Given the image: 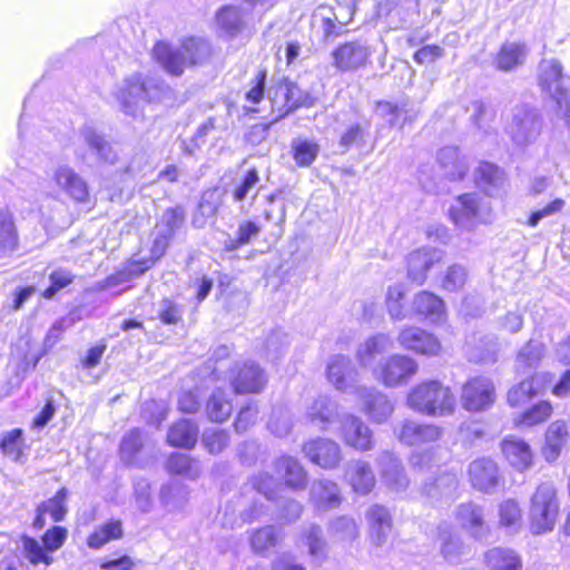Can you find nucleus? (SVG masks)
<instances>
[{"label": "nucleus", "mask_w": 570, "mask_h": 570, "mask_svg": "<svg viewBox=\"0 0 570 570\" xmlns=\"http://www.w3.org/2000/svg\"><path fill=\"white\" fill-rule=\"evenodd\" d=\"M474 181L484 194L495 197L504 190L507 177L499 166L482 161L474 170Z\"/></svg>", "instance_id": "obj_25"}, {"label": "nucleus", "mask_w": 570, "mask_h": 570, "mask_svg": "<svg viewBox=\"0 0 570 570\" xmlns=\"http://www.w3.org/2000/svg\"><path fill=\"white\" fill-rule=\"evenodd\" d=\"M417 370L419 365L414 358L394 354L373 367V376L387 387H397L407 384Z\"/></svg>", "instance_id": "obj_7"}, {"label": "nucleus", "mask_w": 570, "mask_h": 570, "mask_svg": "<svg viewBox=\"0 0 570 570\" xmlns=\"http://www.w3.org/2000/svg\"><path fill=\"white\" fill-rule=\"evenodd\" d=\"M326 376L328 382L343 393H353L361 387L356 385L357 371L352 364L350 357L344 355H334L328 360L326 366Z\"/></svg>", "instance_id": "obj_15"}, {"label": "nucleus", "mask_w": 570, "mask_h": 570, "mask_svg": "<svg viewBox=\"0 0 570 570\" xmlns=\"http://www.w3.org/2000/svg\"><path fill=\"white\" fill-rule=\"evenodd\" d=\"M376 114L386 120L390 126H399L400 128L407 122H412L416 117V112L407 102L380 101L376 105Z\"/></svg>", "instance_id": "obj_38"}, {"label": "nucleus", "mask_w": 570, "mask_h": 570, "mask_svg": "<svg viewBox=\"0 0 570 570\" xmlns=\"http://www.w3.org/2000/svg\"><path fill=\"white\" fill-rule=\"evenodd\" d=\"M560 501L553 483H541L532 494L529 507V524L533 534L551 532L557 523Z\"/></svg>", "instance_id": "obj_3"}, {"label": "nucleus", "mask_w": 570, "mask_h": 570, "mask_svg": "<svg viewBox=\"0 0 570 570\" xmlns=\"http://www.w3.org/2000/svg\"><path fill=\"white\" fill-rule=\"evenodd\" d=\"M366 519L370 524L372 542L376 546L384 544L392 531V518L389 510L383 505L375 504L368 509Z\"/></svg>", "instance_id": "obj_33"}, {"label": "nucleus", "mask_w": 570, "mask_h": 570, "mask_svg": "<svg viewBox=\"0 0 570 570\" xmlns=\"http://www.w3.org/2000/svg\"><path fill=\"white\" fill-rule=\"evenodd\" d=\"M75 279V275L67 268H57L49 274L50 285L45 289L42 296L51 299L61 289L69 286Z\"/></svg>", "instance_id": "obj_64"}, {"label": "nucleus", "mask_w": 570, "mask_h": 570, "mask_svg": "<svg viewBox=\"0 0 570 570\" xmlns=\"http://www.w3.org/2000/svg\"><path fill=\"white\" fill-rule=\"evenodd\" d=\"M155 90H157L156 86H153L142 75L134 73L124 79L115 91V97L121 110L137 119L142 116L144 105L156 98Z\"/></svg>", "instance_id": "obj_5"}, {"label": "nucleus", "mask_w": 570, "mask_h": 570, "mask_svg": "<svg viewBox=\"0 0 570 570\" xmlns=\"http://www.w3.org/2000/svg\"><path fill=\"white\" fill-rule=\"evenodd\" d=\"M328 532L337 540L351 541L358 537V527L353 518L343 515L331 522Z\"/></svg>", "instance_id": "obj_58"}, {"label": "nucleus", "mask_w": 570, "mask_h": 570, "mask_svg": "<svg viewBox=\"0 0 570 570\" xmlns=\"http://www.w3.org/2000/svg\"><path fill=\"white\" fill-rule=\"evenodd\" d=\"M499 525L509 534L518 533L522 527V511L513 499L504 500L499 505Z\"/></svg>", "instance_id": "obj_46"}, {"label": "nucleus", "mask_w": 570, "mask_h": 570, "mask_svg": "<svg viewBox=\"0 0 570 570\" xmlns=\"http://www.w3.org/2000/svg\"><path fill=\"white\" fill-rule=\"evenodd\" d=\"M345 479L357 494H368L375 485V475L368 462L354 460L348 462Z\"/></svg>", "instance_id": "obj_30"}, {"label": "nucleus", "mask_w": 570, "mask_h": 570, "mask_svg": "<svg viewBox=\"0 0 570 570\" xmlns=\"http://www.w3.org/2000/svg\"><path fill=\"white\" fill-rule=\"evenodd\" d=\"M502 452L510 463L518 471H524L532 465V451L530 445L515 436H507L501 444Z\"/></svg>", "instance_id": "obj_32"}, {"label": "nucleus", "mask_w": 570, "mask_h": 570, "mask_svg": "<svg viewBox=\"0 0 570 570\" xmlns=\"http://www.w3.org/2000/svg\"><path fill=\"white\" fill-rule=\"evenodd\" d=\"M229 381L235 393H259L267 379L264 371L254 362L237 363L229 372Z\"/></svg>", "instance_id": "obj_12"}, {"label": "nucleus", "mask_w": 570, "mask_h": 570, "mask_svg": "<svg viewBox=\"0 0 570 570\" xmlns=\"http://www.w3.org/2000/svg\"><path fill=\"white\" fill-rule=\"evenodd\" d=\"M305 417L321 431H328L334 423H340L342 415L336 401L327 395H318L306 405Z\"/></svg>", "instance_id": "obj_17"}, {"label": "nucleus", "mask_w": 570, "mask_h": 570, "mask_svg": "<svg viewBox=\"0 0 570 570\" xmlns=\"http://www.w3.org/2000/svg\"><path fill=\"white\" fill-rule=\"evenodd\" d=\"M455 520L463 530L476 540H483L489 534L483 509L473 502L460 504L455 511Z\"/></svg>", "instance_id": "obj_24"}, {"label": "nucleus", "mask_w": 570, "mask_h": 570, "mask_svg": "<svg viewBox=\"0 0 570 570\" xmlns=\"http://www.w3.org/2000/svg\"><path fill=\"white\" fill-rule=\"evenodd\" d=\"M449 216L460 229L471 230L491 220V208L478 194H463L450 206Z\"/></svg>", "instance_id": "obj_6"}, {"label": "nucleus", "mask_w": 570, "mask_h": 570, "mask_svg": "<svg viewBox=\"0 0 570 570\" xmlns=\"http://www.w3.org/2000/svg\"><path fill=\"white\" fill-rule=\"evenodd\" d=\"M442 429L435 424L417 423L405 420L395 434L399 441L410 446L425 445L438 441L442 436Z\"/></svg>", "instance_id": "obj_18"}, {"label": "nucleus", "mask_w": 570, "mask_h": 570, "mask_svg": "<svg viewBox=\"0 0 570 570\" xmlns=\"http://www.w3.org/2000/svg\"><path fill=\"white\" fill-rule=\"evenodd\" d=\"M391 344L390 337L384 334H377L367 338L356 351L358 363L361 366L371 368L373 372V367L376 366L374 365L376 357L387 351Z\"/></svg>", "instance_id": "obj_36"}, {"label": "nucleus", "mask_w": 570, "mask_h": 570, "mask_svg": "<svg viewBox=\"0 0 570 570\" xmlns=\"http://www.w3.org/2000/svg\"><path fill=\"white\" fill-rule=\"evenodd\" d=\"M291 151L297 166L308 167L316 159L320 146L314 140L296 138L292 140Z\"/></svg>", "instance_id": "obj_51"}, {"label": "nucleus", "mask_w": 570, "mask_h": 570, "mask_svg": "<svg viewBox=\"0 0 570 570\" xmlns=\"http://www.w3.org/2000/svg\"><path fill=\"white\" fill-rule=\"evenodd\" d=\"M438 163L443 175L450 180H461L468 173L466 159L460 156L458 148L448 146L439 150Z\"/></svg>", "instance_id": "obj_35"}, {"label": "nucleus", "mask_w": 570, "mask_h": 570, "mask_svg": "<svg viewBox=\"0 0 570 570\" xmlns=\"http://www.w3.org/2000/svg\"><path fill=\"white\" fill-rule=\"evenodd\" d=\"M568 430L564 421L552 422L546 434V445L543 448V456L548 462L556 461L567 442Z\"/></svg>", "instance_id": "obj_41"}, {"label": "nucleus", "mask_w": 570, "mask_h": 570, "mask_svg": "<svg viewBox=\"0 0 570 570\" xmlns=\"http://www.w3.org/2000/svg\"><path fill=\"white\" fill-rule=\"evenodd\" d=\"M444 257V252L435 247H422L412 252L407 257V276L417 284H423L428 272L440 263Z\"/></svg>", "instance_id": "obj_22"}, {"label": "nucleus", "mask_w": 570, "mask_h": 570, "mask_svg": "<svg viewBox=\"0 0 570 570\" xmlns=\"http://www.w3.org/2000/svg\"><path fill=\"white\" fill-rule=\"evenodd\" d=\"M466 355L471 362L493 363L497 360L498 343L493 337L480 336L479 343L473 336L466 341Z\"/></svg>", "instance_id": "obj_40"}, {"label": "nucleus", "mask_w": 570, "mask_h": 570, "mask_svg": "<svg viewBox=\"0 0 570 570\" xmlns=\"http://www.w3.org/2000/svg\"><path fill=\"white\" fill-rule=\"evenodd\" d=\"M538 81L542 92L556 102L559 114L570 126V79L564 77L560 61L542 60L538 69Z\"/></svg>", "instance_id": "obj_4"}, {"label": "nucleus", "mask_w": 570, "mask_h": 570, "mask_svg": "<svg viewBox=\"0 0 570 570\" xmlns=\"http://www.w3.org/2000/svg\"><path fill=\"white\" fill-rule=\"evenodd\" d=\"M413 308L416 314L424 316L431 323H441L444 321V302L430 292H421L413 302Z\"/></svg>", "instance_id": "obj_37"}, {"label": "nucleus", "mask_w": 570, "mask_h": 570, "mask_svg": "<svg viewBox=\"0 0 570 570\" xmlns=\"http://www.w3.org/2000/svg\"><path fill=\"white\" fill-rule=\"evenodd\" d=\"M122 535V525L119 520H111L97 528L87 540L91 549H100L111 540L119 539Z\"/></svg>", "instance_id": "obj_52"}, {"label": "nucleus", "mask_w": 570, "mask_h": 570, "mask_svg": "<svg viewBox=\"0 0 570 570\" xmlns=\"http://www.w3.org/2000/svg\"><path fill=\"white\" fill-rule=\"evenodd\" d=\"M529 55V49L523 42H504L495 57V66L499 70L509 72L522 66Z\"/></svg>", "instance_id": "obj_34"}, {"label": "nucleus", "mask_w": 570, "mask_h": 570, "mask_svg": "<svg viewBox=\"0 0 570 570\" xmlns=\"http://www.w3.org/2000/svg\"><path fill=\"white\" fill-rule=\"evenodd\" d=\"M468 475L471 485L481 492L490 493L500 481L498 464L489 458H480L469 464Z\"/></svg>", "instance_id": "obj_19"}, {"label": "nucleus", "mask_w": 570, "mask_h": 570, "mask_svg": "<svg viewBox=\"0 0 570 570\" xmlns=\"http://www.w3.org/2000/svg\"><path fill=\"white\" fill-rule=\"evenodd\" d=\"M23 432L21 429H13L4 433L0 440V449L3 454L14 461H19L22 455V439Z\"/></svg>", "instance_id": "obj_60"}, {"label": "nucleus", "mask_w": 570, "mask_h": 570, "mask_svg": "<svg viewBox=\"0 0 570 570\" xmlns=\"http://www.w3.org/2000/svg\"><path fill=\"white\" fill-rule=\"evenodd\" d=\"M355 395L362 404V411L375 423L385 422L394 412V404L382 392L372 387H357Z\"/></svg>", "instance_id": "obj_16"}, {"label": "nucleus", "mask_w": 570, "mask_h": 570, "mask_svg": "<svg viewBox=\"0 0 570 570\" xmlns=\"http://www.w3.org/2000/svg\"><path fill=\"white\" fill-rule=\"evenodd\" d=\"M468 281V271L461 264H453L448 267L441 281V286L448 292L462 289Z\"/></svg>", "instance_id": "obj_59"}, {"label": "nucleus", "mask_w": 570, "mask_h": 570, "mask_svg": "<svg viewBox=\"0 0 570 570\" xmlns=\"http://www.w3.org/2000/svg\"><path fill=\"white\" fill-rule=\"evenodd\" d=\"M494 400L495 389L489 377H472L462 387V405L470 412L484 411L494 403Z\"/></svg>", "instance_id": "obj_10"}, {"label": "nucleus", "mask_w": 570, "mask_h": 570, "mask_svg": "<svg viewBox=\"0 0 570 570\" xmlns=\"http://www.w3.org/2000/svg\"><path fill=\"white\" fill-rule=\"evenodd\" d=\"M541 118L534 108L518 106L513 110L508 132L518 146H527L537 140L541 132Z\"/></svg>", "instance_id": "obj_9"}, {"label": "nucleus", "mask_w": 570, "mask_h": 570, "mask_svg": "<svg viewBox=\"0 0 570 570\" xmlns=\"http://www.w3.org/2000/svg\"><path fill=\"white\" fill-rule=\"evenodd\" d=\"M232 411L233 405L227 392L222 389H216L206 404V412L209 420L223 422L230 416Z\"/></svg>", "instance_id": "obj_48"}, {"label": "nucleus", "mask_w": 570, "mask_h": 570, "mask_svg": "<svg viewBox=\"0 0 570 570\" xmlns=\"http://www.w3.org/2000/svg\"><path fill=\"white\" fill-rule=\"evenodd\" d=\"M153 267L151 261H138L131 258L127 262L124 268L117 271L110 276L95 284L97 291H106L115 288L119 285L131 282L134 278L142 275L145 272Z\"/></svg>", "instance_id": "obj_31"}, {"label": "nucleus", "mask_w": 570, "mask_h": 570, "mask_svg": "<svg viewBox=\"0 0 570 570\" xmlns=\"http://www.w3.org/2000/svg\"><path fill=\"white\" fill-rule=\"evenodd\" d=\"M406 404L420 414L443 417L454 413L456 399L449 386L431 380L413 386L407 393Z\"/></svg>", "instance_id": "obj_1"}, {"label": "nucleus", "mask_w": 570, "mask_h": 570, "mask_svg": "<svg viewBox=\"0 0 570 570\" xmlns=\"http://www.w3.org/2000/svg\"><path fill=\"white\" fill-rule=\"evenodd\" d=\"M301 541L308 548V554L315 562L322 563L326 559L327 543L320 525L309 524L303 531Z\"/></svg>", "instance_id": "obj_45"}, {"label": "nucleus", "mask_w": 570, "mask_h": 570, "mask_svg": "<svg viewBox=\"0 0 570 570\" xmlns=\"http://www.w3.org/2000/svg\"><path fill=\"white\" fill-rule=\"evenodd\" d=\"M552 414V405L549 401H540L525 410L514 419V425L531 428L546 422Z\"/></svg>", "instance_id": "obj_50"}, {"label": "nucleus", "mask_w": 570, "mask_h": 570, "mask_svg": "<svg viewBox=\"0 0 570 570\" xmlns=\"http://www.w3.org/2000/svg\"><path fill=\"white\" fill-rule=\"evenodd\" d=\"M544 344L539 341L530 340L518 353L515 366L518 372H528L534 370L544 356Z\"/></svg>", "instance_id": "obj_47"}, {"label": "nucleus", "mask_w": 570, "mask_h": 570, "mask_svg": "<svg viewBox=\"0 0 570 570\" xmlns=\"http://www.w3.org/2000/svg\"><path fill=\"white\" fill-rule=\"evenodd\" d=\"M17 245L18 237L11 216L0 214V258L13 253Z\"/></svg>", "instance_id": "obj_55"}, {"label": "nucleus", "mask_w": 570, "mask_h": 570, "mask_svg": "<svg viewBox=\"0 0 570 570\" xmlns=\"http://www.w3.org/2000/svg\"><path fill=\"white\" fill-rule=\"evenodd\" d=\"M271 101L272 108L277 110L279 116H285L298 107L312 105L309 95L304 94L298 86L291 81L279 83Z\"/></svg>", "instance_id": "obj_23"}, {"label": "nucleus", "mask_w": 570, "mask_h": 570, "mask_svg": "<svg viewBox=\"0 0 570 570\" xmlns=\"http://www.w3.org/2000/svg\"><path fill=\"white\" fill-rule=\"evenodd\" d=\"M340 435L343 442L360 452L374 448L373 432L363 420L354 414L344 413L340 419Z\"/></svg>", "instance_id": "obj_11"}, {"label": "nucleus", "mask_w": 570, "mask_h": 570, "mask_svg": "<svg viewBox=\"0 0 570 570\" xmlns=\"http://www.w3.org/2000/svg\"><path fill=\"white\" fill-rule=\"evenodd\" d=\"M198 436V428L190 420H180L168 431L167 441L171 446L191 449Z\"/></svg>", "instance_id": "obj_44"}, {"label": "nucleus", "mask_w": 570, "mask_h": 570, "mask_svg": "<svg viewBox=\"0 0 570 570\" xmlns=\"http://www.w3.org/2000/svg\"><path fill=\"white\" fill-rule=\"evenodd\" d=\"M549 379V373L534 374L512 386L508 392L509 404L511 406H520L531 401L534 396L542 394Z\"/></svg>", "instance_id": "obj_27"}, {"label": "nucleus", "mask_w": 570, "mask_h": 570, "mask_svg": "<svg viewBox=\"0 0 570 570\" xmlns=\"http://www.w3.org/2000/svg\"><path fill=\"white\" fill-rule=\"evenodd\" d=\"M188 500L186 487L179 482H169L161 487L160 501L169 512L178 511L184 508Z\"/></svg>", "instance_id": "obj_49"}, {"label": "nucleus", "mask_w": 570, "mask_h": 570, "mask_svg": "<svg viewBox=\"0 0 570 570\" xmlns=\"http://www.w3.org/2000/svg\"><path fill=\"white\" fill-rule=\"evenodd\" d=\"M382 480L385 485L395 492L404 491L409 485V479L401 461L391 452H382L377 458Z\"/></svg>", "instance_id": "obj_26"}, {"label": "nucleus", "mask_w": 570, "mask_h": 570, "mask_svg": "<svg viewBox=\"0 0 570 570\" xmlns=\"http://www.w3.org/2000/svg\"><path fill=\"white\" fill-rule=\"evenodd\" d=\"M267 428L277 438L287 436L293 428L292 413L287 407H274Z\"/></svg>", "instance_id": "obj_56"}, {"label": "nucleus", "mask_w": 570, "mask_h": 570, "mask_svg": "<svg viewBox=\"0 0 570 570\" xmlns=\"http://www.w3.org/2000/svg\"><path fill=\"white\" fill-rule=\"evenodd\" d=\"M448 455L446 449L442 446H431L424 451H415L411 454L410 463L415 469H429L439 464Z\"/></svg>", "instance_id": "obj_57"}, {"label": "nucleus", "mask_w": 570, "mask_h": 570, "mask_svg": "<svg viewBox=\"0 0 570 570\" xmlns=\"http://www.w3.org/2000/svg\"><path fill=\"white\" fill-rule=\"evenodd\" d=\"M210 55V43L203 38H189L177 49L166 42H157L153 49L154 58L173 76H180L188 66L203 63Z\"/></svg>", "instance_id": "obj_2"}, {"label": "nucleus", "mask_w": 570, "mask_h": 570, "mask_svg": "<svg viewBox=\"0 0 570 570\" xmlns=\"http://www.w3.org/2000/svg\"><path fill=\"white\" fill-rule=\"evenodd\" d=\"M397 341L405 350L426 356L438 355L441 351V343L438 337L419 327L402 330Z\"/></svg>", "instance_id": "obj_21"}, {"label": "nucleus", "mask_w": 570, "mask_h": 570, "mask_svg": "<svg viewBox=\"0 0 570 570\" xmlns=\"http://www.w3.org/2000/svg\"><path fill=\"white\" fill-rule=\"evenodd\" d=\"M166 466L170 473L184 474L190 479H196L200 474L198 461L183 453H173L168 458Z\"/></svg>", "instance_id": "obj_53"}, {"label": "nucleus", "mask_w": 570, "mask_h": 570, "mask_svg": "<svg viewBox=\"0 0 570 570\" xmlns=\"http://www.w3.org/2000/svg\"><path fill=\"white\" fill-rule=\"evenodd\" d=\"M371 55L372 51L365 41H347L333 50V66L343 72L355 71L367 63Z\"/></svg>", "instance_id": "obj_13"}, {"label": "nucleus", "mask_w": 570, "mask_h": 570, "mask_svg": "<svg viewBox=\"0 0 570 570\" xmlns=\"http://www.w3.org/2000/svg\"><path fill=\"white\" fill-rule=\"evenodd\" d=\"M57 187L77 203L89 200L87 181L70 166L61 165L53 173Z\"/></svg>", "instance_id": "obj_20"}, {"label": "nucleus", "mask_w": 570, "mask_h": 570, "mask_svg": "<svg viewBox=\"0 0 570 570\" xmlns=\"http://www.w3.org/2000/svg\"><path fill=\"white\" fill-rule=\"evenodd\" d=\"M156 317L166 325H175L181 321L184 308L170 298H163L155 308Z\"/></svg>", "instance_id": "obj_61"}, {"label": "nucleus", "mask_w": 570, "mask_h": 570, "mask_svg": "<svg viewBox=\"0 0 570 570\" xmlns=\"http://www.w3.org/2000/svg\"><path fill=\"white\" fill-rule=\"evenodd\" d=\"M253 13L244 4H225L215 14L219 37L228 40L250 33Z\"/></svg>", "instance_id": "obj_8"}, {"label": "nucleus", "mask_w": 570, "mask_h": 570, "mask_svg": "<svg viewBox=\"0 0 570 570\" xmlns=\"http://www.w3.org/2000/svg\"><path fill=\"white\" fill-rule=\"evenodd\" d=\"M142 445L141 431L139 429H132L126 433L120 443V458L129 464L134 461L136 454L139 452Z\"/></svg>", "instance_id": "obj_63"}, {"label": "nucleus", "mask_w": 570, "mask_h": 570, "mask_svg": "<svg viewBox=\"0 0 570 570\" xmlns=\"http://www.w3.org/2000/svg\"><path fill=\"white\" fill-rule=\"evenodd\" d=\"M303 452L308 460L325 470L337 468L342 461V450L338 443L326 438H316L303 445Z\"/></svg>", "instance_id": "obj_14"}, {"label": "nucleus", "mask_w": 570, "mask_h": 570, "mask_svg": "<svg viewBox=\"0 0 570 570\" xmlns=\"http://www.w3.org/2000/svg\"><path fill=\"white\" fill-rule=\"evenodd\" d=\"M309 495L317 510H332L342 503L338 484L328 479L315 480L311 485Z\"/></svg>", "instance_id": "obj_29"}, {"label": "nucleus", "mask_w": 570, "mask_h": 570, "mask_svg": "<svg viewBox=\"0 0 570 570\" xmlns=\"http://www.w3.org/2000/svg\"><path fill=\"white\" fill-rule=\"evenodd\" d=\"M441 552L450 563H459L468 554L466 547L451 525L444 523L439 527Z\"/></svg>", "instance_id": "obj_39"}, {"label": "nucleus", "mask_w": 570, "mask_h": 570, "mask_svg": "<svg viewBox=\"0 0 570 570\" xmlns=\"http://www.w3.org/2000/svg\"><path fill=\"white\" fill-rule=\"evenodd\" d=\"M459 485L458 476L453 473H444L435 479L432 484H426L424 491L430 498H451Z\"/></svg>", "instance_id": "obj_54"}, {"label": "nucleus", "mask_w": 570, "mask_h": 570, "mask_svg": "<svg viewBox=\"0 0 570 570\" xmlns=\"http://www.w3.org/2000/svg\"><path fill=\"white\" fill-rule=\"evenodd\" d=\"M80 138L89 149V155L96 157L97 161L104 164H115L117 161V153L112 146L105 139L94 126L85 125L80 129Z\"/></svg>", "instance_id": "obj_28"}, {"label": "nucleus", "mask_w": 570, "mask_h": 570, "mask_svg": "<svg viewBox=\"0 0 570 570\" xmlns=\"http://www.w3.org/2000/svg\"><path fill=\"white\" fill-rule=\"evenodd\" d=\"M485 563L491 570H522L519 553L509 548L497 547L485 553Z\"/></svg>", "instance_id": "obj_42"}, {"label": "nucleus", "mask_w": 570, "mask_h": 570, "mask_svg": "<svg viewBox=\"0 0 570 570\" xmlns=\"http://www.w3.org/2000/svg\"><path fill=\"white\" fill-rule=\"evenodd\" d=\"M202 443L210 454H218L229 444V434L222 429H207L202 435Z\"/></svg>", "instance_id": "obj_62"}, {"label": "nucleus", "mask_w": 570, "mask_h": 570, "mask_svg": "<svg viewBox=\"0 0 570 570\" xmlns=\"http://www.w3.org/2000/svg\"><path fill=\"white\" fill-rule=\"evenodd\" d=\"M275 469L284 474L286 484L292 489H304L307 483V473L297 459L288 455L281 456Z\"/></svg>", "instance_id": "obj_43"}]
</instances>
